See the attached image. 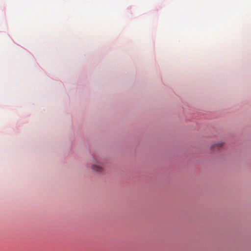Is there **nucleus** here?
<instances>
[{
	"label": "nucleus",
	"mask_w": 251,
	"mask_h": 251,
	"mask_svg": "<svg viewBox=\"0 0 251 251\" xmlns=\"http://www.w3.org/2000/svg\"><path fill=\"white\" fill-rule=\"evenodd\" d=\"M102 162L95 160L92 165V169L98 173H100L103 171Z\"/></svg>",
	"instance_id": "obj_1"
},
{
	"label": "nucleus",
	"mask_w": 251,
	"mask_h": 251,
	"mask_svg": "<svg viewBox=\"0 0 251 251\" xmlns=\"http://www.w3.org/2000/svg\"><path fill=\"white\" fill-rule=\"evenodd\" d=\"M223 145V142H219L218 143L214 144L211 146V148L213 149H215L216 148H217L219 149L220 147H221Z\"/></svg>",
	"instance_id": "obj_2"
}]
</instances>
